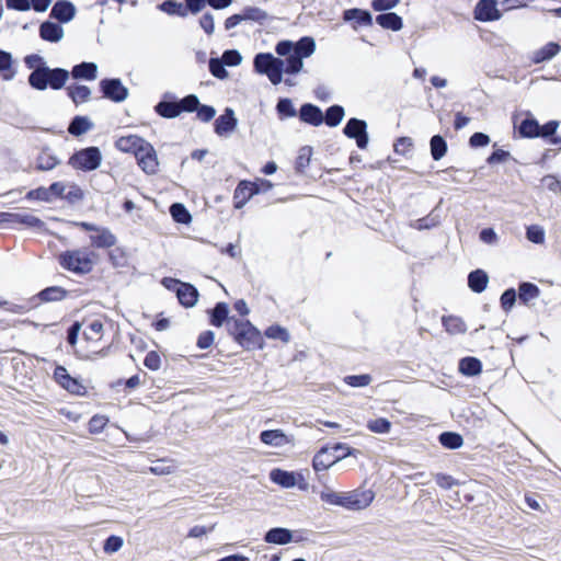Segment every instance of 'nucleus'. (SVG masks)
Masks as SVG:
<instances>
[{
	"mask_svg": "<svg viewBox=\"0 0 561 561\" xmlns=\"http://www.w3.org/2000/svg\"><path fill=\"white\" fill-rule=\"evenodd\" d=\"M366 129L367 124L365 121L358 118H351L346 123L343 133L346 137L355 139L358 148L366 149L369 141Z\"/></svg>",
	"mask_w": 561,
	"mask_h": 561,
	"instance_id": "16",
	"label": "nucleus"
},
{
	"mask_svg": "<svg viewBox=\"0 0 561 561\" xmlns=\"http://www.w3.org/2000/svg\"><path fill=\"white\" fill-rule=\"evenodd\" d=\"M159 9L167 14L185 18L186 8H184L182 2H178L175 0H167L159 5Z\"/></svg>",
	"mask_w": 561,
	"mask_h": 561,
	"instance_id": "51",
	"label": "nucleus"
},
{
	"mask_svg": "<svg viewBox=\"0 0 561 561\" xmlns=\"http://www.w3.org/2000/svg\"><path fill=\"white\" fill-rule=\"evenodd\" d=\"M144 365L150 370H158L161 367V356L157 351H150L144 358Z\"/></svg>",
	"mask_w": 561,
	"mask_h": 561,
	"instance_id": "62",
	"label": "nucleus"
},
{
	"mask_svg": "<svg viewBox=\"0 0 561 561\" xmlns=\"http://www.w3.org/2000/svg\"><path fill=\"white\" fill-rule=\"evenodd\" d=\"M312 149L311 147H302L299 150L298 157L296 159V169L297 171H304L310 163Z\"/></svg>",
	"mask_w": 561,
	"mask_h": 561,
	"instance_id": "59",
	"label": "nucleus"
},
{
	"mask_svg": "<svg viewBox=\"0 0 561 561\" xmlns=\"http://www.w3.org/2000/svg\"><path fill=\"white\" fill-rule=\"evenodd\" d=\"M447 151V144L439 135H435L431 139V154L434 160H440Z\"/></svg>",
	"mask_w": 561,
	"mask_h": 561,
	"instance_id": "48",
	"label": "nucleus"
},
{
	"mask_svg": "<svg viewBox=\"0 0 561 561\" xmlns=\"http://www.w3.org/2000/svg\"><path fill=\"white\" fill-rule=\"evenodd\" d=\"M293 530L286 527H272L263 535L266 543L284 546L291 542Z\"/></svg>",
	"mask_w": 561,
	"mask_h": 561,
	"instance_id": "25",
	"label": "nucleus"
},
{
	"mask_svg": "<svg viewBox=\"0 0 561 561\" xmlns=\"http://www.w3.org/2000/svg\"><path fill=\"white\" fill-rule=\"evenodd\" d=\"M76 11L73 3L67 0H60L54 4L50 15L61 23H68L75 18Z\"/></svg>",
	"mask_w": 561,
	"mask_h": 561,
	"instance_id": "27",
	"label": "nucleus"
},
{
	"mask_svg": "<svg viewBox=\"0 0 561 561\" xmlns=\"http://www.w3.org/2000/svg\"><path fill=\"white\" fill-rule=\"evenodd\" d=\"M89 239L91 245L98 249H108L116 243V237L105 227H98Z\"/></svg>",
	"mask_w": 561,
	"mask_h": 561,
	"instance_id": "23",
	"label": "nucleus"
},
{
	"mask_svg": "<svg viewBox=\"0 0 561 561\" xmlns=\"http://www.w3.org/2000/svg\"><path fill=\"white\" fill-rule=\"evenodd\" d=\"M185 16L188 14L196 15L206 7L207 3L210 4V0H184Z\"/></svg>",
	"mask_w": 561,
	"mask_h": 561,
	"instance_id": "60",
	"label": "nucleus"
},
{
	"mask_svg": "<svg viewBox=\"0 0 561 561\" xmlns=\"http://www.w3.org/2000/svg\"><path fill=\"white\" fill-rule=\"evenodd\" d=\"M434 481L444 490H451L454 486L459 485V480L445 472H437L434 474Z\"/></svg>",
	"mask_w": 561,
	"mask_h": 561,
	"instance_id": "55",
	"label": "nucleus"
},
{
	"mask_svg": "<svg viewBox=\"0 0 561 561\" xmlns=\"http://www.w3.org/2000/svg\"><path fill=\"white\" fill-rule=\"evenodd\" d=\"M299 117L302 122L312 126L321 125L324 119L322 111L312 104H304L300 107Z\"/></svg>",
	"mask_w": 561,
	"mask_h": 561,
	"instance_id": "30",
	"label": "nucleus"
},
{
	"mask_svg": "<svg viewBox=\"0 0 561 561\" xmlns=\"http://www.w3.org/2000/svg\"><path fill=\"white\" fill-rule=\"evenodd\" d=\"M102 153L98 147H88L73 153L68 163L77 170L93 171L100 167Z\"/></svg>",
	"mask_w": 561,
	"mask_h": 561,
	"instance_id": "12",
	"label": "nucleus"
},
{
	"mask_svg": "<svg viewBox=\"0 0 561 561\" xmlns=\"http://www.w3.org/2000/svg\"><path fill=\"white\" fill-rule=\"evenodd\" d=\"M65 199L77 203L83 198V191L75 183H67Z\"/></svg>",
	"mask_w": 561,
	"mask_h": 561,
	"instance_id": "61",
	"label": "nucleus"
},
{
	"mask_svg": "<svg viewBox=\"0 0 561 561\" xmlns=\"http://www.w3.org/2000/svg\"><path fill=\"white\" fill-rule=\"evenodd\" d=\"M53 378L59 387L68 391L70 394L79 397L87 394V388L83 383L79 379L70 376L66 367L61 365H57L55 367Z\"/></svg>",
	"mask_w": 561,
	"mask_h": 561,
	"instance_id": "13",
	"label": "nucleus"
},
{
	"mask_svg": "<svg viewBox=\"0 0 561 561\" xmlns=\"http://www.w3.org/2000/svg\"><path fill=\"white\" fill-rule=\"evenodd\" d=\"M68 295V291L60 287V286H50L43 290H41L38 294L34 295L32 298H30L28 304H22V305H10L8 304L3 308L7 310L14 312V313H23L27 311L31 308H35L39 306L41 304L46 302H55L60 301L65 299ZM9 302L8 300H5Z\"/></svg>",
	"mask_w": 561,
	"mask_h": 561,
	"instance_id": "10",
	"label": "nucleus"
},
{
	"mask_svg": "<svg viewBox=\"0 0 561 561\" xmlns=\"http://www.w3.org/2000/svg\"><path fill=\"white\" fill-rule=\"evenodd\" d=\"M518 302L527 306L530 300L536 299L540 295V289L536 283H519Z\"/></svg>",
	"mask_w": 561,
	"mask_h": 561,
	"instance_id": "36",
	"label": "nucleus"
},
{
	"mask_svg": "<svg viewBox=\"0 0 561 561\" xmlns=\"http://www.w3.org/2000/svg\"><path fill=\"white\" fill-rule=\"evenodd\" d=\"M39 35L44 41L57 43L64 37V28L54 22H44L39 26Z\"/></svg>",
	"mask_w": 561,
	"mask_h": 561,
	"instance_id": "33",
	"label": "nucleus"
},
{
	"mask_svg": "<svg viewBox=\"0 0 561 561\" xmlns=\"http://www.w3.org/2000/svg\"><path fill=\"white\" fill-rule=\"evenodd\" d=\"M376 22L383 28L399 31L402 28V19L396 13H382L376 18Z\"/></svg>",
	"mask_w": 561,
	"mask_h": 561,
	"instance_id": "40",
	"label": "nucleus"
},
{
	"mask_svg": "<svg viewBox=\"0 0 561 561\" xmlns=\"http://www.w3.org/2000/svg\"><path fill=\"white\" fill-rule=\"evenodd\" d=\"M122 546H123V539L118 536L112 535L105 540L103 550L106 553H113V552L118 551L122 548Z\"/></svg>",
	"mask_w": 561,
	"mask_h": 561,
	"instance_id": "64",
	"label": "nucleus"
},
{
	"mask_svg": "<svg viewBox=\"0 0 561 561\" xmlns=\"http://www.w3.org/2000/svg\"><path fill=\"white\" fill-rule=\"evenodd\" d=\"M227 333L245 352L262 351L266 345L261 330L249 319H232Z\"/></svg>",
	"mask_w": 561,
	"mask_h": 561,
	"instance_id": "5",
	"label": "nucleus"
},
{
	"mask_svg": "<svg viewBox=\"0 0 561 561\" xmlns=\"http://www.w3.org/2000/svg\"><path fill=\"white\" fill-rule=\"evenodd\" d=\"M345 115L344 108L340 105L330 106L323 115L325 124L330 127L337 126Z\"/></svg>",
	"mask_w": 561,
	"mask_h": 561,
	"instance_id": "46",
	"label": "nucleus"
},
{
	"mask_svg": "<svg viewBox=\"0 0 561 561\" xmlns=\"http://www.w3.org/2000/svg\"><path fill=\"white\" fill-rule=\"evenodd\" d=\"M561 46L554 42H550L531 54V60L535 64H540L552 59L559 54Z\"/></svg>",
	"mask_w": 561,
	"mask_h": 561,
	"instance_id": "35",
	"label": "nucleus"
},
{
	"mask_svg": "<svg viewBox=\"0 0 561 561\" xmlns=\"http://www.w3.org/2000/svg\"><path fill=\"white\" fill-rule=\"evenodd\" d=\"M138 165L147 174H156L159 169V161L153 146L146 140L135 154Z\"/></svg>",
	"mask_w": 561,
	"mask_h": 561,
	"instance_id": "15",
	"label": "nucleus"
},
{
	"mask_svg": "<svg viewBox=\"0 0 561 561\" xmlns=\"http://www.w3.org/2000/svg\"><path fill=\"white\" fill-rule=\"evenodd\" d=\"M316 50L314 39L302 37L298 42L280 41L275 47L279 56H286V59H279L272 54L260 53L254 57L253 65L257 73L265 75L273 84L283 81V73H298L302 70L304 58L311 56Z\"/></svg>",
	"mask_w": 561,
	"mask_h": 561,
	"instance_id": "3",
	"label": "nucleus"
},
{
	"mask_svg": "<svg viewBox=\"0 0 561 561\" xmlns=\"http://www.w3.org/2000/svg\"><path fill=\"white\" fill-rule=\"evenodd\" d=\"M98 261V253L90 248L71 249L58 255L60 266L77 275L90 273Z\"/></svg>",
	"mask_w": 561,
	"mask_h": 561,
	"instance_id": "8",
	"label": "nucleus"
},
{
	"mask_svg": "<svg viewBox=\"0 0 561 561\" xmlns=\"http://www.w3.org/2000/svg\"><path fill=\"white\" fill-rule=\"evenodd\" d=\"M240 14L243 22L251 21L259 24H263L268 18V14L259 7H245Z\"/></svg>",
	"mask_w": 561,
	"mask_h": 561,
	"instance_id": "42",
	"label": "nucleus"
},
{
	"mask_svg": "<svg viewBox=\"0 0 561 561\" xmlns=\"http://www.w3.org/2000/svg\"><path fill=\"white\" fill-rule=\"evenodd\" d=\"M110 419L104 414H94L88 422L90 434H100L107 426Z\"/></svg>",
	"mask_w": 561,
	"mask_h": 561,
	"instance_id": "49",
	"label": "nucleus"
},
{
	"mask_svg": "<svg viewBox=\"0 0 561 561\" xmlns=\"http://www.w3.org/2000/svg\"><path fill=\"white\" fill-rule=\"evenodd\" d=\"M259 437L263 444L273 447H282L293 442V436H288L282 428L264 430Z\"/></svg>",
	"mask_w": 561,
	"mask_h": 561,
	"instance_id": "22",
	"label": "nucleus"
},
{
	"mask_svg": "<svg viewBox=\"0 0 561 561\" xmlns=\"http://www.w3.org/2000/svg\"><path fill=\"white\" fill-rule=\"evenodd\" d=\"M305 471L309 473L308 469L289 471L282 468H273L268 473V479L283 489L297 486L300 491H308L309 483L306 480Z\"/></svg>",
	"mask_w": 561,
	"mask_h": 561,
	"instance_id": "11",
	"label": "nucleus"
},
{
	"mask_svg": "<svg viewBox=\"0 0 561 561\" xmlns=\"http://www.w3.org/2000/svg\"><path fill=\"white\" fill-rule=\"evenodd\" d=\"M437 442L449 450H457L463 445V437L460 433L454 431H444L437 436Z\"/></svg>",
	"mask_w": 561,
	"mask_h": 561,
	"instance_id": "34",
	"label": "nucleus"
},
{
	"mask_svg": "<svg viewBox=\"0 0 561 561\" xmlns=\"http://www.w3.org/2000/svg\"><path fill=\"white\" fill-rule=\"evenodd\" d=\"M259 193H261V188H257L255 184H252V182H240L234 192L236 207L241 208L247 201H249L254 194Z\"/></svg>",
	"mask_w": 561,
	"mask_h": 561,
	"instance_id": "28",
	"label": "nucleus"
},
{
	"mask_svg": "<svg viewBox=\"0 0 561 561\" xmlns=\"http://www.w3.org/2000/svg\"><path fill=\"white\" fill-rule=\"evenodd\" d=\"M482 368V362L476 356H465L458 360V373L465 377H477Z\"/></svg>",
	"mask_w": 561,
	"mask_h": 561,
	"instance_id": "26",
	"label": "nucleus"
},
{
	"mask_svg": "<svg viewBox=\"0 0 561 561\" xmlns=\"http://www.w3.org/2000/svg\"><path fill=\"white\" fill-rule=\"evenodd\" d=\"M440 322L445 331L450 335L463 334L467 332V324L461 317L455 314L443 316Z\"/></svg>",
	"mask_w": 561,
	"mask_h": 561,
	"instance_id": "31",
	"label": "nucleus"
},
{
	"mask_svg": "<svg viewBox=\"0 0 561 561\" xmlns=\"http://www.w3.org/2000/svg\"><path fill=\"white\" fill-rule=\"evenodd\" d=\"M199 106V101L196 95L191 94L185 96L184 99L176 101L170 94L164 95V100L159 102L156 105V112L165 118H174L179 116L182 112H193L197 111V117L203 122L210 121V106L203 105Z\"/></svg>",
	"mask_w": 561,
	"mask_h": 561,
	"instance_id": "6",
	"label": "nucleus"
},
{
	"mask_svg": "<svg viewBox=\"0 0 561 561\" xmlns=\"http://www.w3.org/2000/svg\"><path fill=\"white\" fill-rule=\"evenodd\" d=\"M474 18L482 22L495 21L501 18L496 0H480L474 9Z\"/></svg>",
	"mask_w": 561,
	"mask_h": 561,
	"instance_id": "21",
	"label": "nucleus"
},
{
	"mask_svg": "<svg viewBox=\"0 0 561 561\" xmlns=\"http://www.w3.org/2000/svg\"><path fill=\"white\" fill-rule=\"evenodd\" d=\"M518 301L517 290L514 287L505 289L500 297V306L505 313H510Z\"/></svg>",
	"mask_w": 561,
	"mask_h": 561,
	"instance_id": "45",
	"label": "nucleus"
},
{
	"mask_svg": "<svg viewBox=\"0 0 561 561\" xmlns=\"http://www.w3.org/2000/svg\"><path fill=\"white\" fill-rule=\"evenodd\" d=\"M168 289L175 291L179 302L184 307H193L198 297L197 289L191 283H162Z\"/></svg>",
	"mask_w": 561,
	"mask_h": 561,
	"instance_id": "19",
	"label": "nucleus"
},
{
	"mask_svg": "<svg viewBox=\"0 0 561 561\" xmlns=\"http://www.w3.org/2000/svg\"><path fill=\"white\" fill-rule=\"evenodd\" d=\"M527 239L536 244H542L545 242V230L538 225H531L526 231Z\"/></svg>",
	"mask_w": 561,
	"mask_h": 561,
	"instance_id": "58",
	"label": "nucleus"
},
{
	"mask_svg": "<svg viewBox=\"0 0 561 561\" xmlns=\"http://www.w3.org/2000/svg\"><path fill=\"white\" fill-rule=\"evenodd\" d=\"M391 427L392 423L383 416L370 419L366 423V428L376 434H388L390 433Z\"/></svg>",
	"mask_w": 561,
	"mask_h": 561,
	"instance_id": "41",
	"label": "nucleus"
},
{
	"mask_svg": "<svg viewBox=\"0 0 561 561\" xmlns=\"http://www.w3.org/2000/svg\"><path fill=\"white\" fill-rule=\"evenodd\" d=\"M101 91L104 98L121 103L128 98V89L119 79H104L100 82Z\"/></svg>",
	"mask_w": 561,
	"mask_h": 561,
	"instance_id": "18",
	"label": "nucleus"
},
{
	"mask_svg": "<svg viewBox=\"0 0 561 561\" xmlns=\"http://www.w3.org/2000/svg\"><path fill=\"white\" fill-rule=\"evenodd\" d=\"M277 112L283 117H294L296 110L289 99H282L277 103Z\"/></svg>",
	"mask_w": 561,
	"mask_h": 561,
	"instance_id": "63",
	"label": "nucleus"
},
{
	"mask_svg": "<svg viewBox=\"0 0 561 561\" xmlns=\"http://www.w3.org/2000/svg\"><path fill=\"white\" fill-rule=\"evenodd\" d=\"M0 72L5 80H11L15 75L12 69V56L4 50H0Z\"/></svg>",
	"mask_w": 561,
	"mask_h": 561,
	"instance_id": "50",
	"label": "nucleus"
},
{
	"mask_svg": "<svg viewBox=\"0 0 561 561\" xmlns=\"http://www.w3.org/2000/svg\"><path fill=\"white\" fill-rule=\"evenodd\" d=\"M345 21H356L359 25H371L373 19L369 12L360 9H350L344 12Z\"/></svg>",
	"mask_w": 561,
	"mask_h": 561,
	"instance_id": "43",
	"label": "nucleus"
},
{
	"mask_svg": "<svg viewBox=\"0 0 561 561\" xmlns=\"http://www.w3.org/2000/svg\"><path fill=\"white\" fill-rule=\"evenodd\" d=\"M519 133L524 137H537L539 136V125L535 119H525L519 126Z\"/></svg>",
	"mask_w": 561,
	"mask_h": 561,
	"instance_id": "57",
	"label": "nucleus"
},
{
	"mask_svg": "<svg viewBox=\"0 0 561 561\" xmlns=\"http://www.w3.org/2000/svg\"><path fill=\"white\" fill-rule=\"evenodd\" d=\"M104 332V325L100 320H93L83 330V336L87 341L99 342Z\"/></svg>",
	"mask_w": 561,
	"mask_h": 561,
	"instance_id": "44",
	"label": "nucleus"
},
{
	"mask_svg": "<svg viewBox=\"0 0 561 561\" xmlns=\"http://www.w3.org/2000/svg\"><path fill=\"white\" fill-rule=\"evenodd\" d=\"M232 319H238L236 316H230L229 305L225 301H218L213 306V327H225L228 330V324Z\"/></svg>",
	"mask_w": 561,
	"mask_h": 561,
	"instance_id": "24",
	"label": "nucleus"
},
{
	"mask_svg": "<svg viewBox=\"0 0 561 561\" xmlns=\"http://www.w3.org/2000/svg\"><path fill=\"white\" fill-rule=\"evenodd\" d=\"M320 500L329 505L343 507L348 511H362L368 507L374 499L375 492L370 489H355L350 492H337L329 486L319 493Z\"/></svg>",
	"mask_w": 561,
	"mask_h": 561,
	"instance_id": "4",
	"label": "nucleus"
},
{
	"mask_svg": "<svg viewBox=\"0 0 561 561\" xmlns=\"http://www.w3.org/2000/svg\"><path fill=\"white\" fill-rule=\"evenodd\" d=\"M316 50L314 39L302 37L298 42L280 41L275 47L279 56H286V59H279L272 54L260 53L254 57L253 65L257 73L265 75L273 84L283 81V73H298L302 70L304 58L311 56Z\"/></svg>",
	"mask_w": 561,
	"mask_h": 561,
	"instance_id": "2",
	"label": "nucleus"
},
{
	"mask_svg": "<svg viewBox=\"0 0 561 561\" xmlns=\"http://www.w3.org/2000/svg\"><path fill=\"white\" fill-rule=\"evenodd\" d=\"M172 218L180 224H188L192 219L191 214L183 204L175 203L170 207Z\"/></svg>",
	"mask_w": 561,
	"mask_h": 561,
	"instance_id": "54",
	"label": "nucleus"
},
{
	"mask_svg": "<svg viewBox=\"0 0 561 561\" xmlns=\"http://www.w3.org/2000/svg\"><path fill=\"white\" fill-rule=\"evenodd\" d=\"M438 225H439V217H438V215H436L434 213L427 215L426 217H423V218H420V219H416V220L410 222V226L417 230L431 229V228L437 227Z\"/></svg>",
	"mask_w": 561,
	"mask_h": 561,
	"instance_id": "53",
	"label": "nucleus"
},
{
	"mask_svg": "<svg viewBox=\"0 0 561 561\" xmlns=\"http://www.w3.org/2000/svg\"><path fill=\"white\" fill-rule=\"evenodd\" d=\"M165 460H158V463L148 468V471L156 476H167L175 471V466L172 460H169L170 465H165Z\"/></svg>",
	"mask_w": 561,
	"mask_h": 561,
	"instance_id": "56",
	"label": "nucleus"
},
{
	"mask_svg": "<svg viewBox=\"0 0 561 561\" xmlns=\"http://www.w3.org/2000/svg\"><path fill=\"white\" fill-rule=\"evenodd\" d=\"M70 73L73 79L93 81L98 77V65L94 62H81L76 65Z\"/></svg>",
	"mask_w": 561,
	"mask_h": 561,
	"instance_id": "32",
	"label": "nucleus"
},
{
	"mask_svg": "<svg viewBox=\"0 0 561 561\" xmlns=\"http://www.w3.org/2000/svg\"><path fill=\"white\" fill-rule=\"evenodd\" d=\"M373 380L370 374L347 375L343 381L352 388L367 387Z\"/></svg>",
	"mask_w": 561,
	"mask_h": 561,
	"instance_id": "52",
	"label": "nucleus"
},
{
	"mask_svg": "<svg viewBox=\"0 0 561 561\" xmlns=\"http://www.w3.org/2000/svg\"><path fill=\"white\" fill-rule=\"evenodd\" d=\"M262 334L264 335V339L276 340L283 343H288L290 341L289 331L279 323L268 325Z\"/></svg>",
	"mask_w": 561,
	"mask_h": 561,
	"instance_id": "38",
	"label": "nucleus"
},
{
	"mask_svg": "<svg viewBox=\"0 0 561 561\" xmlns=\"http://www.w3.org/2000/svg\"><path fill=\"white\" fill-rule=\"evenodd\" d=\"M360 451L345 443L324 444L312 458V468L316 473L327 471L347 457H356Z\"/></svg>",
	"mask_w": 561,
	"mask_h": 561,
	"instance_id": "7",
	"label": "nucleus"
},
{
	"mask_svg": "<svg viewBox=\"0 0 561 561\" xmlns=\"http://www.w3.org/2000/svg\"><path fill=\"white\" fill-rule=\"evenodd\" d=\"M67 94L78 105L90 100L91 90L87 85L72 84L67 88Z\"/></svg>",
	"mask_w": 561,
	"mask_h": 561,
	"instance_id": "39",
	"label": "nucleus"
},
{
	"mask_svg": "<svg viewBox=\"0 0 561 561\" xmlns=\"http://www.w3.org/2000/svg\"><path fill=\"white\" fill-rule=\"evenodd\" d=\"M59 163L60 160L49 149H43L36 158V168L41 171L53 170Z\"/></svg>",
	"mask_w": 561,
	"mask_h": 561,
	"instance_id": "37",
	"label": "nucleus"
},
{
	"mask_svg": "<svg viewBox=\"0 0 561 561\" xmlns=\"http://www.w3.org/2000/svg\"><path fill=\"white\" fill-rule=\"evenodd\" d=\"M238 119L232 108L227 107L225 113L215 122V133L222 138H229L237 129Z\"/></svg>",
	"mask_w": 561,
	"mask_h": 561,
	"instance_id": "20",
	"label": "nucleus"
},
{
	"mask_svg": "<svg viewBox=\"0 0 561 561\" xmlns=\"http://www.w3.org/2000/svg\"><path fill=\"white\" fill-rule=\"evenodd\" d=\"M91 127H92V124L89 121V118L83 117V116H77L70 123L68 131L71 135L80 136V135L87 133L88 130H90Z\"/></svg>",
	"mask_w": 561,
	"mask_h": 561,
	"instance_id": "47",
	"label": "nucleus"
},
{
	"mask_svg": "<svg viewBox=\"0 0 561 561\" xmlns=\"http://www.w3.org/2000/svg\"><path fill=\"white\" fill-rule=\"evenodd\" d=\"M1 224L23 225L25 227L42 229L44 222L30 211L0 213Z\"/></svg>",
	"mask_w": 561,
	"mask_h": 561,
	"instance_id": "17",
	"label": "nucleus"
},
{
	"mask_svg": "<svg viewBox=\"0 0 561 561\" xmlns=\"http://www.w3.org/2000/svg\"><path fill=\"white\" fill-rule=\"evenodd\" d=\"M316 50L314 39L302 37L298 42L280 41L275 47L279 56H286V59H279L272 54L260 53L254 57L253 65L257 73L265 75L273 84L283 81V73H298L302 70L304 58L311 56Z\"/></svg>",
	"mask_w": 561,
	"mask_h": 561,
	"instance_id": "1",
	"label": "nucleus"
},
{
	"mask_svg": "<svg viewBox=\"0 0 561 561\" xmlns=\"http://www.w3.org/2000/svg\"><path fill=\"white\" fill-rule=\"evenodd\" d=\"M69 79V71L62 68L36 67L28 76V84L38 91L47 88L60 90Z\"/></svg>",
	"mask_w": 561,
	"mask_h": 561,
	"instance_id": "9",
	"label": "nucleus"
},
{
	"mask_svg": "<svg viewBox=\"0 0 561 561\" xmlns=\"http://www.w3.org/2000/svg\"><path fill=\"white\" fill-rule=\"evenodd\" d=\"M146 140L137 135L122 136L115 141V147L122 152L136 154Z\"/></svg>",
	"mask_w": 561,
	"mask_h": 561,
	"instance_id": "29",
	"label": "nucleus"
},
{
	"mask_svg": "<svg viewBox=\"0 0 561 561\" xmlns=\"http://www.w3.org/2000/svg\"><path fill=\"white\" fill-rule=\"evenodd\" d=\"M242 61L241 54L236 49L226 50L221 58H213V76L218 79H227L229 72L225 66L236 67Z\"/></svg>",
	"mask_w": 561,
	"mask_h": 561,
	"instance_id": "14",
	"label": "nucleus"
}]
</instances>
